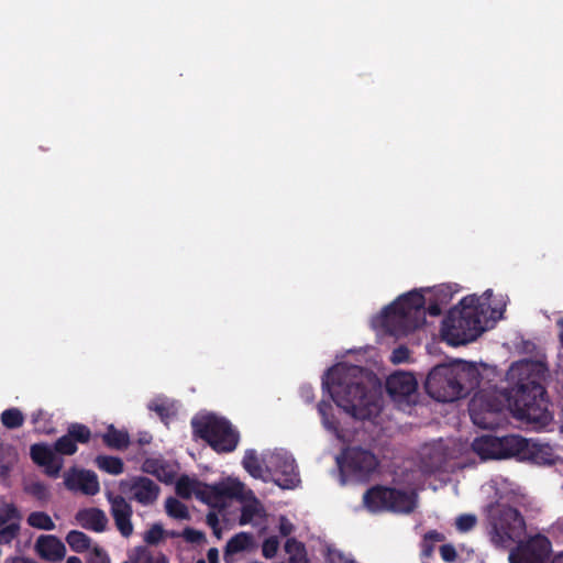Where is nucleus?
Returning a JSON list of instances; mask_svg holds the SVG:
<instances>
[{"label":"nucleus","instance_id":"nucleus-1","mask_svg":"<svg viewBox=\"0 0 563 563\" xmlns=\"http://www.w3.org/2000/svg\"><path fill=\"white\" fill-rule=\"evenodd\" d=\"M545 394V388L533 380L510 389H483L470 401V416L475 426L495 429L504 422V411L508 409L518 420L544 427L552 420Z\"/></svg>","mask_w":563,"mask_h":563},{"label":"nucleus","instance_id":"nucleus-2","mask_svg":"<svg viewBox=\"0 0 563 563\" xmlns=\"http://www.w3.org/2000/svg\"><path fill=\"white\" fill-rule=\"evenodd\" d=\"M338 407L358 420H371L380 412L377 393L365 384V369L358 365L339 363L328 369L322 380Z\"/></svg>","mask_w":563,"mask_h":563},{"label":"nucleus","instance_id":"nucleus-3","mask_svg":"<svg viewBox=\"0 0 563 563\" xmlns=\"http://www.w3.org/2000/svg\"><path fill=\"white\" fill-rule=\"evenodd\" d=\"M435 301L426 307V298L418 290H411L399 296L383 310V327L394 336H405L422 327L426 313L438 317L442 313L441 305H446L452 292L449 286H441L435 291Z\"/></svg>","mask_w":563,"mask_h":563},{"label":"nucleus","instance_id":"nucleus-4","mask_svg":"<svg viewBox=\"0 0 563 563\" xmlns=\"http://www.w3.org/2000/svg\"><path fill=\"white\" fill-rule=\"evenodd\" d=\"M479 383L481 373L473 363L455 361L434 366L426 378L424 389L439 402H453L467 397Z\"/></svg>","mask_w":563,"mask_h":563},{"label":"nucleus","instance_id":"nucleus-5","mask_svg":"<svg viewBox=\"0 0 563 563\" xmlns=\"http://www.w3.org/2000/svg\"><path fill=\"white\" fill-rule=\"evenodd\" d=\"M191 428L194 435L203 440L218 454L232 453L240 442V432L232 423L214 413L194 417Z\"/></svg>","mask_w":563,"mask_h":563},{"label":"nucleus","instance_id":"nucleus-6","mask_svg":"<svg viewBox=\"0 0 563 563\" xmlns=\"http://www.w3.org/2000/svg\"><path fill=\"white\" fill-rule=\"evenodd\" d=\"M487 512L490 525L489 537L496 548H510L523 536L526 522L517 509L496 504L490 505Z\"/></svg>","mask_w":563,"mask_h":563},{"label":"nucleus","instance_id":"nucleus-7","mask_svg":"<svg viewBox=\"0 0 563 563\" xmlns=\"http://www.w3.org/2000/svg\"><path fill=\"white\" fill-rule=\"evenodd\" d=\"M529 446L530 442L517 434H485L472 442V450L478 457H537Z\"/></svg>","mask_w":563,"mask_h":563},{"label":"nucleus","instance_id":"nucleus-8","mask_svg":"<svg viewBox=\"0 0 563 563\" xmlns=\"http://www.w3.org/2000/svg\"><path fill=\"white\" fill-rule=\"evenodd\" d=\"M484 331L481 313L462 312L459 307L449 310L442 322L443 336L451 345L466 344Z\"/></svg>","mask_w":563,"mask_h":563},{"label":"nucleus","instance_id":"nucleus-9","mask_svg":"<svg viewBox=\"0 0 563 563\" xmlns=\"http://www.w3.org/2000/svg\"><path fill=\"white\" fill-rule=\"evenodd\" d=\"M363 501L366 508L373 512L389 510L410 514L417 506V495L415 493L378 486L368 489L363 496Z\"/></svg>","mask_w":563,"mask_h":563},{"label":"nucleus","instance_id":"nucleus-10","mask_svg":"<svg viewBox=\"0 0 563 563\" xmlns=\"http://www.w3.org/2000/svg\"><path fill=\"white\" fill-rule=\"evenodd\" d=\"M317 408L323 427L332 432L341 443V453L336 457H376L368 448L355 444L354 437L358 434V431L340 428L330 401L321 400Z\"/></svg>","mask_w":563,"mask_h":563},{"label":"nucleus","instance_id":"nucleus-11","mask_svg":"<svg viewBox=\"0 0 563 563\" xmlns=\"http://www.w3.org/2000/svg\"><path fill=\"white\" fill-rule=\"evenodd\" d=\"M552 552L550 540L537 534L527 541H521L509 552L510 563H548Z\"/></svg>","mask_w":563,"mask_h":563},{"label":"nucleus","instance_id":"nucleus-12","mask_svg":"<svg viewBox=\"0 0 563 563\" xmlns=\"http://www.w3.org/2000/svg\"><path fill=\"white\" fill-rule=\"evenodd\" d=\"M385 387L395 402L410 405L417 396L418 380L409 372L397 371L387 377Z\"/></svg>","mask_w":563,"mask_h":563},{"label":"nucleus","instance_id":"nucleus-13","mask_svg":"<svg viewBox=\"0 0 563 563\" xmlns=\"http://www.w3.org/2000/svg\"><path fill=\"white\" fill-rule=\"evenodd\" d=\"M98 434H92L89 427L82 423H70L67 428V432L58 438L54 444L55 455H73L77 452V445L87 444L91 440L97 441Z\"/></svg>","mask_w":563,"mask_h":563},{"label":"nucleus","instance_id":"nucleus-14","mask_svg":"<svg viewBox=\"0 0 563 563\" xmlns=\"http://www.w3.org/2000/svg\"><path fill=\"white\" fill-rule=\"evenodd\" d=\"M342 485L349 482H362L379 472L377 460H336Z\"/></svg>","mask_w":563,"mask_h":563},{"label":"nucleus","instance_id":"nucleus-15","mask_svg":"<svg viewBox=\"0 0 563 563\" xmlns=\"http://www.w3.org/2000/svg\"><path fill=\"white\" fill-rule=\"evenodd\" d=\"M107 500L118 531L123 538H130L134 532L132 506L123 496L113 493L107 494Z\"/></svg>","mask_w":563,"mask_h":563},{"label":"nucleus","instance_id":"nucleus-16","mask_svg":"<svg viewBox=\"0 0 563 563\" xmlns=\"http://www.w3.org/2000/svg\"><path fill=\"white\" fill-rule=\"evenodd\" d=\"M64 484L69 490L88 496H93L100 490L98 477L93 472L76 467L65 472Z\"/></svg>","mask_w":563,"mask_h":563},{"label":"nucleus","instance_id":"nucleus-17","mask_svg":"<svg viewBox=\"0 0 563 563\" xmlns=\"http://www.w3.org/2000/svg\"><path fill=\"white\" fill-rule=\"evenodd\" d=\"M124 490L137 503L147 506L155 503L159 487L147 477H135L122 484Z\"/></svg>","mask_w":563,"mask_h":563},{"label":"nucleus","instance_id":"nucleus-18","mask_svg":"<svg viewBox=\"0 0 563 563\" xmlns=\"http://www.w3.org/2000/svg\"><path fill=\"white\" fill-rule=\"evenodd\" d=\"M36 554L48 562L62 561L66 555L65 544L53 534L40 536L34 544Z\"/></svg>","mask_w":563,"mask_h":563},{"label":"nucleus","instance_id":"nucleus-19","mask_svg":"<svg viewBox=\"0 0 563 563\" xmlns=\"http://www.w3.org/2000/svg\"><path fill=\"white\" fill-rule=\"evenodd\" d=\"M242 503L241 515L239 518L240 526H260L266 519V510L263 504L254 496L253 492L246 494V496L240 500Z\"/></svg>","mask_w":563,"mask_h":563},{"label":"nucleus","instance_id":"nucleus-20","mask_svg":"<svg viewBox=\"0 0 563 563\" xmlns=\"http://www.w3.org/2000/svg\"><path fill=\"white\" fill-rule=\"evenodd\" d=\"M272 478L282 488L290 489L300 483L294 460H272Z\"/></svg>","mask_w":563,"mask_h":563},{"label":"nucleus","instance_id":"nucleus-21","mask_svg":"<svg viewBox=\"0 0 563 563\" xmlns=\"http://www.w3.org/2000/svg\"><path fill=\"white\" fill-rule=\"evenodd\" d=\"M66 542L73 551L81 553L88 550L96 556L97 563H109V558L106 551L97 544H91V539L84 532L71 530L66 536Z\"/></svg>","mask_w":563,"mask_h":563},{"label":"nucleus","instance_id":"nucleus-22","mask_svg":"<svg viewBox=\"0 0 563 563\" xmlns=\"http://www.w3.org/2000/svg\"><path fill=\"white\" fill-rule=\"evenodd\" d=\"M142 468L155 475L161 482L172 483L177 477L179 465L176 460H145Z\"/></svg>","mask_w":563,"mask_h":563},{"label":"nucleus","instance_id":"nucleus-23","mask_svg":"<svg viewBox=\"0 0 563 563\" xmlns=\"http://www.w3.org/2000/svg\"><path fill=\"white\" fill-rule=\"evenodd\" d=\"M256 549V543L252 533L239 532L234 534L225 544L223 559L225 563H234V556L244 552H252Z\"/></svg>","mask_w":563,"mask_h":563},{"label":"nucleus","instance_id":"nucleus-24","mask_svg":"<svg viewBox=\"0 0 563 563\" xmlns=\"http://www.w3.org/2000/svg\"><path fill=\"white\" fill-rule=\"evenodd\" d=\"M79 526L96 532H102L108 526V518L103 510L99 508H87L79 510L75 516Z\"/></svg>","mask_w":563,"mask_h":563},{"label":"nucleus","instance_id":"nucleus-25","mask_svg":"<svg viewBox=\"0 0 563 563\" xmlns=\"http://www.w3.org/2000/svg\"><path fill=\"white\" fill-rule=\"evenodd\" d=\"M98 438H101L103 444L110 450L125 451L134 445L129 432L125 429H118L113 424H109L106 432L98 434Z\"/></svg>","mask_w":563,"mask_h":563},{"label":"nucleus","instance_id":"nucleus-26","mask_svg":"<svg viewBox=\"0 0 563 563\" xmlns=\"http://www.w3.org/2000/svg\"><path fill=\"white\" fill-rule=\"evenodd\" d=\"M216 484L225 501L231 498L242 500L246 494L251 492L250 489H246L242 482L233 477H228Z\"/></svg>","mask_w":563,"mask_h":563},{"label":"nucleus","instance_id":"nucleus-27","mask_svg":"<svg viewBox=\"0 0 563 563\" xmlns=\"http://www.w3.org/2000/svg\"><path fill=\"white\" fill-rule=\"evenodd\" d=\"M148 410L154 411L164 423L176 416L175 404L165 397H156L147 405Z\"/></svg>","mask_w":563,"mask_h":563},{"label":"nucleus","instance_id":"nucleus-28","mask_svg":"<svg viewBox=\"0 0 563 563\" xmlns=\"http://www.w3.org/2000/svg\"><path fill=\"white\" fill-rule=\"evenodd\" d=\"M198 499L212 508L223 509L227 506V503L220 494L217 484L202 485L201 489L198 490Z\"/></svg>","mask_w":563,"mask_h":563},{"label":"nucleus","instance_id":"nucleus-29","mask_svg":"<svg viewBox=\"0 0 563 563\" xmlns=\"http://www.w3.org/2000/svg\"><path fill=\"white\" fill-rule=\"evenodd\" d=\"M418 457H452L451 452L443 439L433 440L424 443L419 452Z\"/></svg>","mask_w":563,"mask_h":563},{"label":"nucleus","instance_id":"nucleus-30","mask_svg":"<svg viewBox=\"0 0 563 563\" xmlns=\"http://www.w3.org/2000/svg\"><path fill=\"white\" fill-rule=\"evenodd\" d=\"M130 559L134 563H169L168 558L162 552H153L145 547H136Z\"/></svg>","mask_w":563,"mask_h":563},{"label":"nucleus","instance_id":"nucleus-31","mask_svg":"<svg viewBox=\"0 0 563 563\" xmlns=\"http://www.w3.org/2000/svg\"><path fill=\"white\" fill-rule=\"evenodd\" d=\"M265 460H243V466L254 478L271 482L272 466L265 465Z\"/></svg>","mask_w":563,"mask_h":563},{"label":"nucleus","instance_id":"nucleus-32","mask_svg":"<svg viewBox=\"0 0 563 563\" xmlns=\"http://www.w3.org/2000/svg\"><path fill=\"white\" fill-rule=\"evenodd\" d=\"M285 551L289 555L290 563H310L307 558L305 545L294 538L286 541Z\"/></svg>","mask_w":563,"mask_h":563},{"label":"nucleus","instance_id":"nucleus-33","mask_svg":"<svg viewBox=\"0 0 563 563\" xmlns=\"http://www.w3.org/2000/svg\"><path fill=\"white\" fill-rule=\"evenodd\" d=\"M131 441L134 442V445L131 448L136 450L142 457H147V455L153 453L151 450L153 435L148 431H139L134 437H131Z\"/></svg>","mask_w":563,"mask_h":563},{"label":"nucleus","instance_id":"nucleus-34","mask_svg":"<svg viewBox=\"0 0 563 563\" xmlns=\"http://www.w3.org/2000/svg\"><path fill=\"white\" fill-rule=\"evenodd\" d=\"M202 484L189 478L188 476H181L177 481L176 490L181 497L189 498L195 495L198 498V490L201 489Z\"/></svg>","mask_w":563,"mask_h":563},{"label":"nucleus","instance_id":"nucleus-35","mask_svg":"<svg viewBox=\"0 0 563 563\" xmlns=\"http://www.w3.org/2000/svg\"><path fill=\"white\" fill-rule=\"evenodd\" d=\"M27 525L32 528L51 531L55 529V523L48 514L44 511H33L29 515Z\"/></svg>","mask_w":563,"mask_h":563},{"label":"nucleus","instance_id":"nucleus-36","mask_svg":"<svg viewBox=\"0 0 563 563\" xmlns=\"http://www.w3.org/2000/svg\"><path fill=\"white\" fill-rule=\"evenodd\" d=\"M1 423L10 430L18 429L23 426L24 423V416L22 411L18 408H9L2 411L1 416Z\"/></svg>","mask_w":563,"mask_h":563},{"label":"nucleus","instance_id":"nucleus-37","mask_svg":"<svg viewBox=\"0 0 563 563\" xmlns=\"http://www.w3.org/2000/svg\"><path fill=\"white\" fill-rule=\"evenodd\" d=\"M21 514L13 504L4 503L0 506V528L16 521H21Z\"/></svg>","mask_w":563,"mask_h":563},{"label":"nucleus","instance_id":"nucleus-38","mask_svg":"<svg viewBox=\"0 0 563 563\" xmlns=\"http://www.w3.org/2000/svg\"><path fill=\"white\" fill-rule=\"evenodd\" d=\"M165 509L168 516L176 519H188L189 512L187 507L176 498H168L165 503Z\"/></svg>","mask_w":563,"mask_h":563},{"label":"nucleus","instance_id":"nucleus-39","mask_svg":"<svg viewBox=\"0 0 563 563\" xmlns=\"http://www.w3.org/2000/svg\"><path fill=\"white\" fill-rule=\"evenodd\" d=\"M166 536H167V532L164 530V528L161 523H153L144 532L143 540L148 545H156L159 542H162Z\"/></svg>","mask_w":563,"mask_h":563},{"label":"nucleus","instance_id":"nucleus-40","mask_svg":"<svg viewBox=\"0 0 563 563\" xmlns=\"http://www.w3.org/2000/svg\"><path fill=\"white\" fill-rule=\"evenodd\" d=\"M444 540L443 534L437 531H429L424 534V538L421 543V553L424 558H430L433 553L434 545L438 542Z\"/></svg>","mask_w":563,"mask_h":563},{"label":"nucleus","instance_id":"nucleus-41","mask_svg":"<svg viewBox=\"0 0 563 563\" xmlns=\"http://www.w3.org/2000/svg\"><path fill=\"white\" fill-rule=\"evenodd\" d=\"M459 309L462 312L481 313V317L484 313L479 303V298L476 295H468L462 298L459 302Z\"/></svg>","mask_w":563,"mask_h":563},{"label":"nucleus","instance_id":"nucleus-42","mask_svg":"<svg viewBox=\"0 0 563 563\" xmlns=\"http://www.w3.org/2000/svg\"><path fill=\"white\" fill-rule=\"evenodd\" d=\"M20 532V522L13 521L0 528V544H10Z\"/></svg>","mask_w":563,"mask_h":563},{"label":"nucleus","instance_id":"nucleus-43","mask_svg":"<svg viewBox=\"0 0 563 563\" xmlns=\"http://www.w3.org/2000/svg\"><path fill=\"white\" fill-rule=\"evenodd\" d=\"M30 457H56V455L53 445L40 442L31 445Z\"/></svg>","mask_w":563,"mask_h":563},{"label":"nucleus","instance_id":"nucleus-44","mask_svg":"<svg viewBox=\"0 0 563 563\" xmlns=\"http://www.w3.org/2000/svg\"><path fill=\"white\" fill-rule=\"evenodd\" d=\"M43 468L44 473L51 477H57L63 468L62 460H34Z\"/></svg>","mask_w":563,"mask_h":563},{"label":"nucleus","instance_id":"nucleus-45","mask_svg":"<svg viewBox=\"0 0 563 563\" xmlns=\"http://www.w3.org/2000/svg\"><path fill=\"white\" fill-rule=\"evenodd\" d=\"M100 470L112 474L119 475L123 472L122 460H97Z\"/></svg>","mask_w":563,"mask_h":563},{"label":"nucleus","instance_id":"nucleus-46","mask_svg":"<svg viewBox=\"0 0 563 563\" xmlns=\"http://www.w3.org/2000/svg\"><path fill=\"white\" fill-rule=\"evenodd\" d=\"M25 492L40 500H46L49 496L48 489L40 482H32L25 486Z\"/></svg>","mask_w":563,"mask_h":563},{"label":"nucleus","instance_id":"nucleus-47","mask_svg":"<svg viewBox=\"0 0 563 563\" xmlns=\"http://www.w3.org/2000/svg\"><path fill=\"white\" fill-rule=\"evenodd\" d=\"M278 548L279 541L277 537L267 538L262 545L263 556L266 559H273L277 554Z\"/></svg>","mask_w":563,"mask_h":563},{"label":"nucleus","instance_id":"nucleus-48","mask_svg":"<svg viewBox=\"0 0 563 563\" xmlns=\"http://www.w3.org/2000/svg\"><path fill=\"white\" fill-rule=\"evenodd\" d=\"M476 521L474 515H462L456 519V528L461 532H466L474 528Z\"/></svg>","mask_w":563,"mask_h":563},{"label":"nucleus","instance_id":"nucleus-49","mask_svg":"<svg viewBox=\"0 0 563 563\" xmlns=\"http://www.w3.org/2000/svg\"><path fill=\"white\" fill-rule=\"evenodd\" d=\"M408 358H409V350L405 345H400V346L396 347L393 351L391 356H390V361L394 364L405 363L408 361Z\"/></svg>","mask_w":563,"mask_h":563},{"label":"nucleus","instance_id":"nucleus-50","mask_svg":"<svg viewBox=\"0 0 563 563\" xmlns=\"http://www.w3.org/2000/svg\"><path fill=\"white\" fill-rule=\"evenodd\" d=\"M206 521L208 526L213 530V533L220 538L221 537V530L219 528V517L217 512L210 511L206 516Z\"/></svg>","mask_w":563,"mask_h":563},{"label":"nucleus","instance_id":"nucleus-51","mask_svg":"<svg viewBox=\"0 0 563 563\" xmlns=\"http://www.w3.org/2000/svg\"><path fill=\"white\" fill-rule=\"evenodd\" d=\"M441 558L446 562H452L456 559V551L451 544H443L440 548Z\"/></svg>","mask_w":563,"mask_h":563},{"label":"nucleus","instance_id":"nucleus-52","mask_svg":"<svg viewBox=\"0 0 563 563\" xmlns=\"http://www.w3.org/2000/svg\"><path fill=\"white\" fill-rule=\"evenodd\" d=\"M262 457H289V452L283 448L267 449L262 453Z\"/></svg>","mask_w":563,"mask_h":563},{"label":"nucleus","instance_id":"nucleus-53","mask_svg":"<svg viewBox=\"0 0 563 563\" xmlns=\"http://www.w3.org/2000/svg\"><path fill=\"white\" fill-rule=\"evenodd\" d=\"M279 532L282 536L284 537H288L289 534H291L295 530V527L294 525L286 518V517H280L279 518Z\"/></svg>","mask_w":563,"mask_h":563},{"label":"nucleus","instance_id":"nucleus-54","mask_svg":"<svg viewBox=\"0 0 563 563\" xmlns=\"http://www.w3.org/2000/svg\"><path fill=\"white\" fill-rule=\"evenodd\" d=\"M183 537L189 542H199L203 539V533L195 529L186 528Z\"/></svg>","mask_w":563,"mask_h":563},{"label":"nucleus","instance_id":"nucleus-55","mask_svg":"<svg viewBox=\"0 0 563 563\" xmlns=\"http://www.w3.org/2000/svg\"><path fill=\"white\" fill-rule=\"evenodd\" d=\"M0 454L4 455V457H16L18 456L16 450L11 444L4 443L1 439H0Z\"/></svg>","mask_w":563,"mask_h":563},{"label":"nucleus","instance_id":"nucleus-56","mask_svg":"<svg viewBox=\"0 0 563 563\" xmlns=\"http://www.w3.org/2000/svg\"><path fill=\"white\" fill-rule=\"evenodd\" d=\"M300 396L306 402H311L314 399L313 389L311 386H302L300 388Z\"/></svg>","mask_w":563,"mask_h":563},{"label":"nucleus","instance_id":"nucleus-57","mask_svg":"<svg viewBox=\"0 0 563 563\" xmlns=\"http://www.w3.org/2000/svg\"><path fill=\"white\" fill-rule=\"evenodd\" d=\"M207 559L209 563H219V552L216 548H211L208 550Z\"/></svg>","mask_w":563,"mask_h":563},{"label":"nucleus","instance_id":"nucleus-58","mask_svg":"<svg viewBox=\"0 0 563 563\" xmlns=\"http://www.w3.org/2000/svg\"><path fill=\"white\" fill-rule=\"evenodd\" d=\"M243 457H257V452L254 449H249L244 452Z\"/></svg>","mask_w":563,"mask_h":563},{"label":"nucleus","instance_id":"nucleus-59","mask_svg":"<svg viewBox=\"0 0 563 563\" xmlns=\"http://www.w3.org/2000/svg\"><path fill=\"white\" fill-rule=\"evenodd\" d=\"M551 563H563V552L555 555L554 559L551 561Z\"/></svg>","mask_w":563,"mask_h":563},{"label":"nucleus","instance_id":"nucleus-60","mask_svg":"<svg viewBox=\"0 0 563 563\" xmlns=\"http://www.w3.org/2000/svg\"><path fill=\"white\" fill-rule=\"evenodd\" d=\"M66 563H82L81 560L77 556H69Z\"/></svg>","mask_w":563,"mask_h":563},{"label":"nucleus","instance_id":"nucleus-61","mask_svg":"<svg viewBox=\"0 0 563 563\" xmlns=\"http://www.w3.org/2000/svg\"><path fill=\"white\" fill-rule=\"evenodd\" d=\"M542 465H553L554 464V460H550V459H547V460H542Z\"/></svg>","mask_w":563,"mask_h":563},{"label":"nucleus","instance_id":"nucleus-62","mask_svg":"<svg viewBox=\"0 0 563 563\" xmlns=\"http://www.w3.org/2000/svg\"><path fill=\"white\" fill-rule=\"evenodd\" d=\"M96 457H100V459H103V457H109L108 455H102V454H99L97 455Z\"/></svg>","mask_w":563,"mask_h":563},{"label":"nucleus","instance_id":"nucleus-63","mask_svg":"<svg viewBox=\"0 0 563 563\" xmlns=\"http://www.w3.org/2000/svg\"><path fill=\"white\" fill-rule=\"evenodd\" d=\"M197 563H206L203 560L198 561Z\"/></svg>","mask_w":563,"mask_h":563},{"label":"nucleus","instance_id":"nucleus-64","mask_svg":"<svg viewBox=\"0 0 563 563\" xmlns=\"http://www.w3.org/2000/svg\"><path fill=\"white\" fill-rule=\"evenodd\" d=\"M123 563H134V562H132V560L130 559V561H128V562H123Z\"/></svg>","mask_w":563,"mask_h":563}]
</instances>
